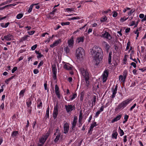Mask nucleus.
Segmentation results:
<instances>
[{
    "mask_svg": "<svg viewBox=\"0 0 146 146\" xmlns=\"http://www.w3.org/2000/svg\"><path fill=\"white\" fill-rule=\"evenodd\" d=\"M90 54L94 55V58L96 64L98 65L100 62L103 58V52L102 50L99 47L94 46L90 49Z\"/></svg>",
    "mask_w": 146,
    "mask_h": 146,
    "instance_id": "f257e3e1",
    "label": "nucleus"
},
{
    "mask_svg": "<svg viewBox=\"0 0 146 146\" xmlns=\"http://www.w3.org/2000/svg\"><path fill=\"white\" fill-rule=\"evenodd\" d=\"M132 101L131 99H128L119 104L115 108V111H117L120 109H123Z\"/></svg>",
    "mask_w": 146,
    "mask_h": 146,
    "instance_id": "f03ea898",
    "label": "nucleus"
},
{
    "mask_svg": "<svg viewBox=\"0 0 146 146\" xmlns=\"http://www.w3.org/2000/svg\"><path fill=\"white\" fill-rule=\"evenodd\" d=\"M80 69L82 74L85 78L86 83L89 84V74L87 69L85 67H82L81 68H80Z\"/></svg>",
    "mask_w": 146,
    "mask_h": 146,
    "instance_id": "7ed1b4c3",
    "label": "nucleus"
},
{
    "mask_svg": "<svg viewBox=\"0 0 146 146\" xmlns=\"http://www.w3.org/2000/svg\"><path fill=\"white\" fill-rule=\"evenodd\" d=\"M84 51L82 47H79L76 50V54L77 59L82 58L84 55Z\"/></svg>",
    "mask_w": 146,
    "mask_h": 146,
    "instance_id": "20e7f679",
    "label": "nucleus"
},
{
    "mask_svg": "<svg viewBox=\"0 0 146 146\" xmlns=\"http://www.w3.org/2000/svg\"><path fill=\"white\" fill-rule=\"evenodd\" d=\"M103 33L101 36L102 37H104L109 40H110L111 39L112 37L108 32L106 31Z\"/></svg>",
    "mask_w": 146,
    "mask_h": 146,
    "instance_id": "39448f33",
    "label": "nucleus"
},
{
    "mask_svg": "<svg viewBox=\"0 0 146 146\" xmlns=\"http://www.w3.org/2000/svg\"><path fill=\"white\" fill-rule=\"evenodd\" d=\"M52 70L53 74V78L54 80L56 79L57 69L56 65L52 66Z\"/></svg>",
    "mask_w": 146,
    "mask_h": 146,
    "instance_id": "423d86ee",
    "label": "nucleus"
},
{
    "mask_svg": "<svg viewBox=\"0 0 146 146\" xmlns=\"http://www.w3.org/2000/svg\"><path fill=\"white\" fill-rule=\"evenodd\" d=\"M49 135V133H47L45 135L39 139V143H42L44 144L46 140L47 139Z\"/></svg>",
    "mask_w": 146,
    "mask_h": 146,
    "instance_id": "0eeeda50",
    "label": "nucleus"
},
{
    "mask_svg": "<svg viewBox=\"0 0 146 146\" xmlns=\"http://www.w3.org/2000/svg\"><path fill=\"white\" fill-rule=\"evenodd\" d=\"M109 72L108 70H106L104 71L102 74V80L104 83L106 82L107 77L108 76Z\"/></svg>",
    "mask_w": 146,
    "mask_h": 146,
    "instance_id": "6e6552de",
    "label": "nucleus"
},
{
    "mask_svg": "<svg viewBox=\"0 0 146 146\" xmlns=\"http://www.w3.org/2000/svg\"><path fill=\"white\" fill-rule=\"evenodd\" d=\"M58 107L57 105L54 107V110L53 113V117L54 119H55L57 116V115L58 113Z\"/></svg>",
    "mask_w": 146,
    "mask_h": 146,
    "instance_id": "1a4fd4ad",
    "label": "nucleus"
},
{
    "mask_svg": "<svg viewBox=\"0 0 146 146\" xmlns=\"http://www.w3.org/2000/svg\"><path fill=\"white\" fill-rule=\"evenodd\" d=\"M117 84L115 86V87L114 88V89H113L112 90V94L111 95L110 97L112 98H114L116 94L117 93Z\"/></svg>",
    "mask_w": 146,
    "mask_h": 146,
    "instance_id": "9d476101",
    "label": "nucleus"
},
{
    "mask_svg": "<svg viewBox=\"0 0 146 146\" xmlns=\"http://www.w3.org/2000/svg\"><path fill=\"white\" fill-rule=\"evenodd\" d=\"M77 117L75 116L74 118L73 121L72 122V130H74L75 129V126L76 125Z\"/></svg>",
    "mask_w": 146,
    "mask_h": 146,
    "instance_id": "9b49d317",
    "label": "nucleus"
},
{
    "mask_svg": "<svg viewBox=\"0 0 146 146\" xmlns=\"http://www.w3.org/2000/svg\"><path fill=\"white\" fill-rule=\"evenodd\" d=\"M74 39L73 38L71 37L70 40H68V44L69 47L71 48H72L74 44Z\"/></svg>",
    "mask_w": 146,
    "mask_h": 146,
    "instance_id": "f8f14e48",
    "label": "nucleus"
},
{
    "mask_svg": "<svg viewBox=\"0 0 146 146\" xmlns=\"http://www.w3.org/2000/svg\"><path fill=\"white\" fill-rule=\"evenodd\" d=\"M64 133L66 134L68 133L69 129V126L68 124L66 122L64 125Z\"/></svg>",
    "mask_w": 146,
    "mask_h": 146,
    "instance_id": "ddd939ff",
    "label": "nucleus"
},
{
    "mask_svg": "<svg viewBox=\"0 0 146 146\" xmlns=\"http://www.w3.org/2000/svg\"><path fill=\"white\" fill-rule=\"evenodd\" d=\"M65 107L67 113L73 110V107L71 105H65Z\"/></svg>",
    "mask_w": 146,
    "mask_h": 146,
    "instance_id": "4468645a",
    "label": "nucleus"
},
{
    "mask_svg": "<svg viewBox=\"0 0 146 146\" xmlns=\"http://www.w3.org/2000/svg\"><path fill=\"white\" fill-rule=\"evenodd\" d=\"M59 90V88L58 86L57 85H56L55 86V92L56 95L58 97V98H60V95Z\"/></svg>",
    "mask_w": 146,
    "mask_h": 146,
    "instance_id": "2eb2a0df",
    "label": "nucleus"
},
{
    "mask_svg": "<svg viewBox=\"0 0 146 146\" xmlns=\"http://www.w3.org/2000/svg\"><path fill=\"white\" fill-rule=\"evenodd\" d=\"M63 68L65 69L68 70H71L72 69V66L70 64H65L63 66Z\"/></svg>",
    "mask_w": 146,
    "mask_h": 146,
    "instance_id": "dca6fc26",
    "label": "nucleus"
},
{
    "mask_svg": "<svg viewBox=\"0 0 146 146\" xmlns=\"http://www.w3.org/2000/svg\"><path fill=\"white\" fill-rule=\"evenodd\" d=\"M122 116L121 114H120L117 116L115 117L111 121L112 123H113L114 122L117 121L120 119Z\"/></svg>",
    "mask_w": 146,
    "mask_h": 146,
    "instance_id": "f3484780",
    "label": "nucleus"
},
{
    "mask_svg": "<svg viewBox=\"0 0 146 146\" xmlns=\"http://www.w3.org/2000/svg\"><path fill=\"white\" fill-rule=\"evenodd\" d=\"M102 43L103 45L106 47V50L107 52H108L110 48V46L109 44L106 42L105 41H103Z\"/></svg>",
    "mask_w": 146,
    "mask_h": 146,
    "instance_id": "a211bd4d",
    "label": "nucleus"
},
{
    "mask_svg": "<svg viewBox=\"0 0 146 146\" xmlns=\"http://www.w3.org/2000/svg\"><path fill=\"white\" fill-rule=\"evenodd\" d=\"M12 38V36L9 34L5 36L4 37V39L6 40L10 41L11 40Z\"/></svg>",
    "mask_w": 146,
    "mask_h": 146,
    "instance_id": "6ab92c4d",
    "label": "nucleus"
},
{
    "mask_svg": "<svg viewBox=\"0 0 146 146\" xmlns=\"http://www.w3.org/2000/svg\"><path fill=\"white\" fill-rule=\"evenodd\" d=\"M32 99L29 98L27 99L26 100V104L28 108H30L31 106H30L32 104Z\"/></svg>",
    "mask_w": 146,
    "mask_h": 146,
    "instance_id": "aec40b11",
    "label": "nucleus"
},
{
    "mask_svg": "<svg viewBox=\"0 0 146 146\" xmlns=\"http://www.w3.org/2000/svg\"><path fill=\"white\" fill-rule=\"evenodd\" d=\"M38 104L37 107L39 108H41L42 107V103L40 100H38L37 101Z\"/></svg>",
    "mask_w": 146,
    "mask_h": 146,
    "instance_id": "412c9836",
    "label": "nucleus"
},
{
    "mask_svg": "<svg viewBox=\"0 0 146 146\" xmlns=\"http://www.w3.org/2000/svg\"><path fill=\"white\" fill-rule=\"evenodd\" d=\"M84 40V37H80L77 38L76 39V42L78 43L80 42H83Z\"/></svg>",
    "mask_w": 146,
    "mask_h": 146,
    "instance_id": "4be33fe9",
    "label": "nucleus"
},
{
    "mask_svg": "<svg viewBox=\"0 0 146 146\" xmlns=\"http://www.w3.org/2000/svg\"><path fill=\"white\" fill-rule=\"evenodd\" d=\"M117 135L118 133L117 131L114 130L112 135V138H114L115 139H116Z\"/></svg>",
    "mask_w": 146,
    "mask_h": 146,
    "instance_id": "5701e85b",
    "label": "nucleus"
},
{
    "mask_svg": "<svg viewBox=\"0 0 146 146\" xmlns=\"http://www.w3.org/2000/svg\"><path fill=\"white\" fill-rule=\"evenodd\" d=\"M59 41L60 40L55 41L52 44L50 45V47L53 48L54 46H57L59 43Z\"/></svg>",
    "mask_w": 146,
    "mask_h": 146,
    "instance_id": "b1692460",
    "label": "nucleus"
},
{
    "mask_svg": "<svg viewBox=\"0 0 146 146\" xmlns=\"http://www.w3.org/2000/svg\"><path fill=\"white\" fill-rule=\"evenodd\" d=\"M112 52L111 51L110 52L109 54L108 57V63L110 64L111 62V55H112Z\"/></svg>",
    "mask_w": 146,
    "mask_h": 146,
    "instance_id": "393cba45",
    "label": "nucleus"
},
{
    "mask_svg": "<svg viewBox=\"0 0 146 146\" xmlns=\"http://www.w3.org/2000/svg\"><path fill=\"white\" fill-rule=\"evenodd\" d=\"M10 23L9 22H7L5 24L3 23H0V25L3 28H6L9 25Z\"/></svg>",
    "mask_w": 146,
    "mask_h": 146,
    "instance_id": "a878e982",
    "label": "nucleus"
},
{
    "mask_svg": "<svg viewBox=\"0 0 146 146\" xmlns=\"http://www.w3.org/2000/svg\"><path fill=\"white\" fill-rule=\"evenodd\" d=\"M49 106L48 107L46 112V114L45 117H46V119L47 118H48L49 117Z\"/></svg>",
    "mask_w": 146,
    "mask_h": 146,
    "instance_id": "bb28decb",
    "label": "nucleus"
},
{
    "mask_svg": "<svg viewBox=\"0 0 146 146\" xmlns=\"http://www.w3.org/2000/svg\"><path fill=\"white\" fill-rule=\"evenodd\" d=\"M126 78H124V77L122 75H120L119 76V80L120 81H121L122 82H124Z\"/></svg>",
    "mask_w": 146,
    "mask_h": 146,
    "instance_id": "cd10ccee",
    "label": "nucleus"
},
{
    "mask_svg": "<svg viewBox=\"0 0 146 146\" xmlns=\"http://www.w3.org/2000/svg\"><path fill=\"white\" fill-rule=\"evenodd\" d=\"M18 132L17 131H13L11 135L13 137H15L18 135Z\"/></svg>",
    "mask_w": 146,
    "mask_h": 146,
    "instance_id": "c85d7f7f",
    "label": "nucleus"
},
{
    "mask_svg": "<svg viewBox=\"0 0 146 146\" xmlns=\"http://www.w3.org/2000/svg\"><path fill=\"white\" fill-rule=\"evenodd\" d=\"M37 4H33L31 5L29 7V9L28 10V12L29 13H30L32 11V8L33 6L34 5H36Z\"/></svg>",
    "mask_w": 146,
    "mask_h": 146,
    "instance_id": "c756f323",
    "label": "nucleus"
},
{
    "mask_svg": "<svg viewBox=\"0 0 146 146\" xmlns=\"http://www.w3.org/2000/svg\"><path fill=\"white\" fill-rule=\"evenodd\" d=\"M60 137V134L59 133L56 136V138L54 140V141L55 142H57L59 140Z\"/></svg>",
    "mask_w": 146,
    "mask_h": 146,
    "instance_id": "7c9ffc66",
    "label": "nucleus"
},
{
    "mask_svg": "<svg viewBox=\"0 0 146 146\" xmlns=\"http://www.w3.org/2000/svg\"><path fill=\"white\" fill-rule=\"evenodd\" d=\"M93 101L92 103V106H94L96 104V96L95 95H94L93 96Z\"/></svg>",
    "mask_w": 146,
    "mask_h": 146,
    "instance_id": "2f4dec72",
    "label": "nucleus"
},
{
    "mask_svg": "<svg viewBox=\"0 0 146 146\" xmlns=\"http://www.w3.org/2000/svg\"><path fill=\"white\" fill-rule=\"evenodd\" d=\"M64 50L66 52V54H67L69 52L70 49L68 46H66L64 48Z\"/></svg>",
    "mask_w": 146,
    "mask_h": 146,
    "instance_id": "473e14b6",
    "label": "nucleus"
},
{
    "mask_svg": "<svg viewBox=\"0 0 146 146\" xmlns=\"http://www.w3.org/2000/svg\"><path fill=\"white\" fill-rule=\"evenodd\" d=\"M29 36L28 35H25L21 38V41H23L26 40Z\"/></svg>",
    "mask_w": 146,
    "mask_h": 146,
    "instance_id": "72a5a7b5",
    "label": "nucleus"
},
{
    "mask_svg": "<svg viewBox=\"0 0 146 146\" xmlns=\"http://www.w3.org/2000/svg\"><path fill=\"white\" fill-rule=\"evenodd\" d=\"M11 1V0H9L6 1L4 2H3L1 4H0V6L3 5H4L8 3H10Z\"/></svg>",
    "mask_w": 146,
    "mask_h": 146,
    "instance_id": "f704fd0d",
    "label": "nucleus"
},
{
    "mask_svg": "<svg viewBox=\"0 0 146 146\" xmlns=\"http://www.w3.org/2000/svg\"><path fill=\"white\" fill-rule=\"evenodd\" d=\"M23 14L19 13L17 15L16 17L18 19H20L23 17Z\"/></svg>",
    "mask_w": 146,
    "mask_h": 146,
    "instance_id": "c9c22d12",
    "label": "nucleus"
},
{
    "mask_svg": "<svg viewBox=\"0 0 146 146\" xmlns=\"http://www.w3.org/2000/svg\"><path fill=\"white\" fill-rule=\"evenodd\" d=\"M25 92V90H23L21 91L19 93V95L20 96L22 97H23L24 96V94Z\"/></svg>",
    "mask_w": 146,
    "mask_h": 146,
    "instance_id": "e433bc0d",
    "label": "nucleus"
},
{
    "mask_svg": "<svg viewBox=\"0 0 146 146\" xmlns=\"http://www.w3.org/2000/svg\"><path fill=\"white\" fill-rule=\"evenodd\" d=\"M127 70H124L123 72V76L124 78H126L127 76Z\"/></svg>",
    "mask_w": 146,
    "mask_h": 146,
    "instance_id": "4c0bfd02",
    "label": "nucleus"
},
{
    "mask_svg": "<svg viewBox=\"0 0 146 146\" xmlns=\"http://www.w3.org/2000/svg\"><path fill=\"white\" fill-rule=\"evenodd\" d=\"M70 24V23L69 22H67L65 23L64 22H62L61 23V25L63 26L65 25H69Z\"/></svg>",
    "mask_w": 146,
    "mask_h": 146,
    "instance_id": "58836bf2",
    "label": "nucleus"
},
{
    "mask_svg": "<svg viewBox=\"0 0 146 146\" xmlns=\"http://www.w3.org/2000/svg\"><path fill=\"white\" fill-rule=\"evenodd\" d=\"M66 10L67 12H71L73 11H74V8H67L66 9Z\"/></svg>",
    "mask_w": 146,
    "mask_h": 146,
    "instance_id": "ea45409f",
    "label": "nucleus"
},
{
    "mask_svg": "<svg viewBox=\"0 0 146 146\" xmlns=\"http://www.w3.org/2000/svg\"><path fill=\"white\" fill-rule=\"evenodd\" d=\"M107 19V17H105L104 18H102L100 19V21L102 22L105 21Z\"/></svg>",
    "mask_w": 146,
    "mask_h": 146,
    "instance_id": "a19ab883",
    "label": "nucleus"
},
{
    "mask_svg": "<svg viewBox=\"0 0 146 146\" xmlns=\"http://www.w3.org/2000/svg\"><path fill=\"white\" fill-rule=\"evenodd\" d=\"M128 18H125V17L123 18H121L120 19V21L121 22H123L124 21H125Z\"/></svg>",
    "mask_w": 146,
    "mask_h": 146,
    "instance_id": "79ce46f5",
    "label": "nucleus"
},
{
    "mask_svg": "<svg viewBox=\"0 0 146 146\" xmlns=\"http://www.w3.org/2000/svg\"><path fill=\"white\" fill-rule=\"evenodd\" d=\"M120 135L121 136H122L123 135L124 133L123 131L121 129H120V131L119 132Z\"/></svg>",
    "mask_w": 146,
    "mask_h": 146,
    "instance_id": "37998d69",
    "label": "nucleus"
},
{
    "mask_svg": "<svg viewBox=\"0 0 146 146\" xmlns=\"http://www.w3.org/2000/svg\"><path fill=\"white\" fill-rule=\"evenodd\" d=\"M44 57L43 55L41 54V53H39L38 54V55L37 56L38 58H40Z\"/></svg>",
    "mask_w": 146,
    "mask_h": 146,
    "instance_id": "c03bdc74",
    "label": "nucleus"
},
{
    "mask_svg": "<svg viewBox=\"0 0 146 146\" xmlns=\"http://www.w3.org/2000/svg\"><path fill=\"white\" fill-rule=\"evenodd\" d=\"M54 14V13L53 11L52 12H50V15L49 16L51 18L53 17Z\"/></svg>",
    "mask_w": 146,
    "mask_h": 146,
    "instance_id": "a18cd8bd",
    "label": "nucleus"
},
{
    "mask_svg": "<svg viewBox=\"0 0 146 146\" xmlns=\"http://www.w3.org/2000/svg\"><path fill=\"white\" fill-rule=\"evenodd\" d=\"M130 41H128L127 44V46L126 48V50H128L130 46Z\"/></svg>",
    "mask_w": 146,
    "mask_h": 146,
    "instance_id": "49530a36",
    "label": "nucleus"
},
{
    "mask_svg": "<svg viewBox=\"0 0 146 146\" xmlns=\"http://www.w3.org/2000/svg\"><path fill=\"white\" fill-rule=\"evenodd\" d=\"M82 113L80 112L79 116V121H82Z\"/></svg>",
    "mask_w": 146,
    "mask_h": 146,
    "instance_id": "de8ad7c7",
    "label": "nucleus"
},
{
    "mask_svg": "<svg viewBox=\"0 0 146 146\" xmlns=\"http://www.w3.org/2000/svg\"><path fill=\"white\" fill-rule=\"evenodd\" d=\"M101 112V111H98L96 113V115H95V117H98L99 116V114H100V113Z\"/></svg>",
    "mask_w": 146,
    "mask_h": 146,
    "instance_id": "09e8293b",
    "label": "nucleus"
},
{
    "mask_svg": "<svg viewBox=\"0 0 146 146\" xmlns=\"http://www.w3.org/2000/svg\"><path fill=\"white\" fill-rule=\"evenodd\" d=\"M37 44H36L34 45H33V46L31 48V49L33 50H35L36 48V47H37Z\"/></svg>",
    "mask_w": 146,
    "mask_h": 146,
    "instance_id": "8fccbe9b",
    "label": "nucleus"
},
{
    "mask_svg": "<svg viewBox=\"0 0 146 146\" xmlns=\"http://www.w3.org/2000/svg\"><path fill=\"white\" fill-rule=\"evenodd\" d=\"M17 69V67H15L13 68V69L12 70V73H14L15 71H16Z\"/></svg>",
    "mask_w": 146,
    "mask_h": 146,
    "instance_id": "3c124183",
    "label": "nucleus"
},
{
    "mask_svg": "<svg viewBox=\"0 0 146 146\" xmlns=\"http://www.w3.org/2000/svg\"><path fill=\"white\" fill-rule=\"evenodd\" d=\"M80 18L79 17H73L71 18V20H76L80 19Z\"/></svg>",
    "mask_w": 146,
    "mask_h": 146,
    "instance_id": "603ef678",
    "label": "nucleus"
},
{
    "mask_svg": "<svg viewBox=\"0 0 146 146\" xmlns=\"http://www.w3.org/2000/svg\"><path fill=\"white\" fill-rule=\"evenodd\" d=\"M77 95L76 94H74L72 97L71 98V100H73L76 97Z\"/></svg>",
    "mask_w": 146,
    "mask_h": 146,
    "instance_id": "864d4df0",
    "label": "nucleus"
},
{
    "mask_svg": "<svg viewBox=\"0 0 146 146\" xmlns=\"http://www.w3.org/2000/svg\"><path fill=\"white\" fill-rule=\"evenodd\" d=\"M35 31H32L30 32H28V33L30 35H32L34 33Z\"/></svg>",
    "mask_w": 146,
    "mask_h": 146,
    "instance_id": "5fc2aeb1",
    "label": "nucleus"
},
{
    "mask_svg": "<svg viewBox=\"0 0 146 146\" xmlns=\"http://www.w3.org/2000/svg\"><path fill=\"white\" fill-rule=\"evenodd\" d=\"M43 62L42 61L40 62V63L39 64L38 66V68H39V67L40 66H42L43 64Z\"/></svg>",
    "mask_w": 146,
    "mask_h": 146,
    "instance_id": "6e6d98bb",
    "label": "nucleus"
},
{
    "mask_svg": "<svg viewBox=\"0 0 146 146\" xmlns=\"http://www.w3.org/2000/svg\"><path fill=\"white\" fill-rule=\"evenodd\" d=\"M136 105V103H135L134 104V105L132 106H131V108L130 109V111H132V110L133 108H135V107Z\"/></svg>",
    "mask_w": 146,
    "mask_h": 146,
    "instance_id": "4d7b16f0",
    "label": "nucleus"
},
{
    "mask_svg": "<svg viewBox=\"0 0 146 146\" xmlns=\"http://www.w3.org/2000/svg\"><path fill=\"white\" fill-rule=\"evenodd\" d=\"M134 11V10L131 9V11L129 12L128 14L129 16H130L132 13H133Z\"/></svg>",
    "mask_w": 146,
    "mask_h": 146,
    "instance_id": "13d9d810",
    "label": "nucleus"
},
{
    "mask_svg": "<svg viewBox=\"0 0 146 146\" xmlns=\"http://www.w3.org/2000/svg\"><path fill=\"white\" fill-rule=\"evenodd\" d=\"M131 65L133 66L135 68L136 67V64L134 62H132L131 64Z\"/></svg>",
    "mask_w": 146,
    "mask_h": 146,
    "instance_id": "bf43d9fd",
    "label": "nucleus"
},
{
    "mask_svg": "<svg viewBox=\"0 0 146 146\" xmlns=\"http://www.w3.org/2000/svg\"><path fill=\"white\" fill-rule=\"evenodd\" d=\"M33 72L35 74H37L38 73L39 71L38 69H35L33 70Z\"/></svg>",
    "mask_w": 146,
    "mask_h": 146,
    "instance_id": "052dcab7",
    "label": "nucleus"
},
{
    "mask_svg": "<svg viewBox=\"0 0 146 146\" xmlns=\"http://www.w3.org/2000/svg\"><path fill=\"white\" fill-rule=\"evenodd\" d=\"M117 13L116 12H114L113 16L114 17H116L117 16Z\"/></svg>",
    "mask_w": 146,
    "mask_h": 146,
    "instance_id": "680f3d73",
    "label": "nucleus"
},
{
    "mask_svg": "<svg viewBox=\"0 0 146 146\" xmlns=\"http://www.w3.org/2000/svg\"><path fill=\"white\" fill-rule=\"evenodd\" d=\"M139 70H141L142 72H143L144 71L146 70V68H139Z\"/></svg>",
    "mask_w": 146,
    "mask_h": 146,
    "instance_id": "e2e57ef3",
    "label": "nucleus"
},
{
    "mask_svg": "<svg viewBox=\"0 0 146 146\" xmlns=\"http://www.w3.org/2000/svg\"><path fill=\"white\" fill-rule=\"evenodd\" d=\"M144 15L143 14H141L139 15V17L141 19H143L144 18Z\"/></svg>",
    "mask_w": 146,
    "mask_h": 146,
    "instance_id": "0e129e2a",
    "label": "nucleus"
},
{
    "mask_svg": "<svg viewBox=\"0 0 146 146\" xmlns=\"http://www.w3.org/2000/svg\"><path fill=\"white\" fill-rule=\"evenodd\" d=\"M128 117H129V116L128 115H126L124 116V119H125V120H127Z\"/></svg>",
    "mask_w": 146,
    "mask_h": 146,
    "instance_id": "69168bd1",
    "label": "nucleus"
},
{
    "mask_svg": "<svg viewBox=\"0 0 146 146\" xmlns=\"http://www.w3.org/2000/svg\"><path fill=\"white\" fill-rule=\"evenodd\" d=\"M127 141V136L125 135L124 137L123 142H125Z\"/></svg>",
    "mask_w": 146,
    "mask_h": 146,
    "instance_id": "338daca9",
    "label": "nucleus"
},
{
    "mask_svg": "<svg viewBox=\"0 0 146 146\" xmlns=\"http://www.w3.org/2000/svg\"><path fill=\"white\" fill-rule=\"evenodd\" d=\"M130 28H127L126 29H125V32L126 33H128L130 31Z\"/></svg>",
    "mask_w": 146,
    "mask_h": 146,
    "instance_id": "774afa93",
    "label": "nucleus"
}]
</instances>
